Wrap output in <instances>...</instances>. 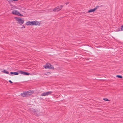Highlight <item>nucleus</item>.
<instances>
[{
	"instance_id": "5701e85b",
	"label": "nucleus",
	"mask_w": 123,
	"mask_h": 123,
	"mask_svg": "<svg viewBox=\"0 0 123 123\" xmlns=\"http://www.w3.org/2000/svg\"><path fill=\"white\" fill-rule=\"evenodd\" d=\"M13 1H18V0H13Z\"/></svg>"
},
{
	"instance_id": "f257e3e1",
	"label": "nucleus",
	"mask_w": 123,
	"mask_h": 123,
	"mask_svg": "<svg viewBox=\"0 0 123 123\" xmlns=\"http://www.w3.org/2000/svg\"><path fill=\"white\" fill-rule=\"evenodd\" d=\"M38 22L37 21H32L31 22L28 21L26 23V25H38Z\"/></svg>"
},
{
	"instance_id": "f3484780",
	"label": "nucleus",
	"mask_w": 123,
	"mask_h": 123,
	"mask_svg": "<svg viewBox=\"0 0 123 123\" xmlns=\"http://www.w3.org/2000/svg\"><path fill=\"white\" fill-rule=\"evenodd\" d=\"M121 29L122 31L123 30V25L122 26H121Z\"/></svg>"
},
{
	"instance_id": "39448f33",
	"label": "nucleus",
	"mask_w": 123,
	"mask_h": 123,
	"mask_svg": "<svg viewBox=\"0 0 123 123\" xmlns=\"http://www.w3.org/2000/svg\"><path fill=\"white\" fill-rule=\"evenodd\" d=\"M61 9V8H60L59 7L57 6L53 9V10L55 12H56L59 11Z\"/></svg>"
},
{
	"instance_id": "ddd939ff",
	"label": "nucleus",
	"mask_w": 123,
	"mask_h": 123,
	"mask_svg": "<svg viewBox=\"0 0 123 123\" xmlns=\"http://www.w3.org/2000/svg\"><path fill=\"white\" fill-rule=\"evenodd\" d=\"M3 73H5V74H9V72L8 71H7L5 70H4L3 71Z\"/></svg>"
},
{
	"instance_id": "9d476101",
	"label": "nucleus",
	"mask_w": 123,
	"mask_h": 123,
	"mask_svg": "<svg viewBox=\"0 0 123 123\" xmlns=\"http://www.w3.org/2000/svg\"><path fill=\"white\" fill-rule=\"evenodd\" d=\"M10 74H14L15 75H17L18 74V73L17 72H11Z\"/></svg>"
},
{
	"instance_id": "b1692460",
	"label": "nucleus",
	"mask_w": 123,
	"mask_h": 123,
	"mask_svg": "<svg viewBox=\"0 0 123 123\" xmlns=\"http://www.w3.org/2000/svg\"><path fill=\"white\" fill-rule=\"evenodd\" d=\"M48 73H47L46 74H48Z\"/></svg>"
},
{
	"instance_id": "20e7f679",
	"label": "nucleus",
	"mask_w": 123,
	"mask_h": 123,
	"mask_svg": "<svg viewBox=\"0 0 123 123\" xmlns=\"http://www.w3.org/2000/svg\"><path fill=\"white\" fill-rule=\"evenodd\" d=\"M19 73L25 75H29L30 74L26 72H24L22 71H20L19 72Z\"/></svg>"
},
{
	"instance_id": "6e6552de",
	"label": "nucleus",
	"mask_w": 123,
	"mask_h": 123,
	"mask_svg": "<svg viewBox=\"0 0 123 123\" xmlns=\"http://www.w3.org/2000/svg\"><path fill=\"white\" fill-rule=\"evenodd\" d=\"M21 95L23 97H26L27 96H28L27 92H24L23 93H21Z\"/></svg>"
},
{
	"instance_id": "f8f14e48",
	"label": "nucleus",
	"mask_w": 123,
	"mask_h": 123,
	"mask_svg": "<svg viewBox=\"0 0 123 123\" xmlns=\"http://www.w3.org/2000/svg\"><path fill=\"white\" fill-rule=\"evenodd\" d=\"M41 96H46V92H44L42 93L41 94Z\"/></svg>"
},
{
	"instance_id": "f03ea898",
	"label": "nucleus",
	"mask_w": 123,
	"mask_h": 123,
	"mask_svg": "<svg viewBox=\"0 0 123 123\" xmlns=\"http://www.w3.org/2000/svg\"><path fill=\"white\" fill-rule=\"evenodd\" d=\"M16 20L17 21V23L20 25H22L23 24L24 22V20L23 19H22L21 18H19L17 17L15 18Z\"/></svg>"
},
{
	"instance_id": "2eb2a0df",
	"label": "nucleus",
	"mask_w": 123,
	"mask_h": 123,
	"mask_svg": "<svg viewBox=\"0 0 123 123\" xmlns=\"http://www.w3.org/2000/svg\"><path fill=\"white\" fill-rule=\"evenodd\" d=\"M104 100L105 101H109V100L107 98H104Z\"/></svg>"
},
{
	"instance_id": "0eeeda50",
	"label": "nucleus",
	"mask_w": 123,
	"mask_h": 123,
	"mask_svg": "<svg viewBox=\"0 0 123 123\" xmlns=\"http://www.w3.org/2000/svg\"><path fill=\"white\" fill-rule=\"evenodd\" d=\"M28 96H29L30 95H31L33 94L34 93L33 91L30 90L26 92Z\"/></svg>"
},
{
	"instance_id": "423d86ee",
	"label": "nucleus",
	"mask_w": 123,
	"mask_h": 123,
	"mask_svg": "<svg viewBox=\"0 0 123 123\" xmlns=\"http://www.w3.org/2000/svg\"><path fill=\"white\" fill-rule=\"evenodd\" d=\"M19 12L16 10H14L12 12V13L17 15H19Z\"/></svg>"
},
{
	"instance_id": "aec40b11",
	"label": "nucleus",
	"mask_w": 123,
	"mask_h": 123,
	"mask_svg": "<svg viewBox=\"0 0 123 123\" xmlns=\"http://www.w3.org/2000/svg\"><path fill=\"white\" fill-rule=\"evenodd\" d=\"M63 6L62 5H61L60 7H59L60 8H61V9H62V7Z\"/></svg>"
},
{
	"instance_id": "4be33fe9",
	"label": "nucleus",
	"mask_w": 123,
	"mask_h": 123,
	"mask_svg": "<svg viewBox=\"0 0 123 123\" xmlns=\"http://www.w3.org/2000/svg\"><path fill=\"white\" fill-rule=\"evenodd\" d=\"M69 2H67L66 3V5H67L69 3Z\"/></svg>"
},
{
	"instance_id": "dca6fc26",
	"label": "nucleus",
	"mask_w": 123,
	"mask_h": 123,
	"mask_svg": "<svg viewBox=\"0 0 123 123\" xmlns=\"http://www.w3.org/2000/svg\"><path fill=\"white\" fill-rule=\"evenodd\" d=\"M99 7V6H96L95 8L94 9H95V10H96Z\"/></svg>"
},
{
	"instance_id": "7ed1b4c3",
	"label": "nucleus",
	"mask_w": 123,
	"mask_h": 123,
	"mask_svg": "<svg viewBox=\"0 0 123 123\" xmlns=\"http://www.w3.org/2000/svg\"><path fill=\"white\" fill-rule=\"evenodd\" d=\"M45 68H49L50 69H54V68L53 66L51 65L49 63H47L45 66Z\"/></svg>"
},
{
	"instance_id": "393cba45",
	"label": "nucleus",
	"mask_w": 123,
	"mask_h": 123,
	"mask_svg": "<svg viewBox=\"0 0 123 123\" xmlns=\"http://www.w3.org/2000/svg\"><path fill=\"white\" fill-rule=\"evenodd\" d=\"M16 9H19V8H16Z\"/></svg>"
},
{
	"instance_id": "9b49d317",
	"label": "nucleus",
	"mask_w": 123,
	"mask_h": 123,
	"mask_svg": "<svg viewBox=\"0 0 123 123\" xmlns=\"http://www.w3.org/2000/svg\"><path fill=\"white\" fill-rule=\"evenodd\" d=\"M95 11V9L94 8L93 9H91L89 10L88 11V12H94Z\"/></svg>"
},
{
	"instance_id": "6ab92c4d",
	"label": "nucleus",
	"mask_w": 123,
	"mask_h": 123,
	"mask_svg": "<svg viewBox=\"0 0 123 123\" xmlns=\"http://www.w3.org/2000/svg\"><path fill=\"white\" fill-rule=\"evenodd\" d=\"M25 28V26L24 25H23V27H21L20 28L21 29H22V28Z\"/></svg>"
},
{
	"instance_id": "412c9836",
	"label": "nucleus",
	"mask_w": 123,
	"mask_h": 123,
	"mask_svg": "<svg viewBox=\"0 0 123 123\" xmlns=\"http://www.w3.org/2000/svg\"><path fill=\"white\" fill-rule=\"evenodd\" d=\"M9 82L11 83H13V82L11 80H9Z\"/></svg>"
},
{
	"instance_id": "1a4fd4ad",
	"label": "nucleus",
	"mask_w": 123,
	"mask_h": 123,
	"mask_svg": "<svg viewBox=\"0 0 123 123\" xmlns=\"http://www.w3.org/2000/svg\"><path fill=\"white\" fill-rule=\"evenodd\" d=\"M46 95L47 96L48 95L51 94L52 93V92L50 91L46 92Z\"/></svg>"
},
{
	"instance_id": "4468645a",
	"label": "nucleus",
	"mask_w": 123,
	"mask_h": 123,
	"mask_svg": "<svg viewBox=\"0 0 123 123\" xmlns=\"http://www.w3.org/2000/svg\"><path fill=\"white\" fill-rule=\"evenodd\" d=\"M117 77H118L119 78H122V76L120 75H117Z\"/></svg>"
},
{
	"instance_id": "a211bd4d",
	"label": "nucleus",
	"mask_w": 123,
	"mask_h": 123,
	"mask_svg": "<svg viewBox=\"0 0 123 123\" xmlns=\"http://www.w3.org/2000/svg\"><path fill=\"white\" fill-rule=\"evenodd\" d=\"M18 16H23V15L21 14L20 13H19Z\"/></svg>"
}]
</instances>
